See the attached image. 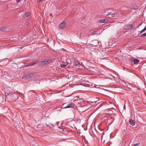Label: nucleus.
Listing matches in <instances>:
<instances>
[{
    "mask_svg": "<svg viewBox=\"0 0 146 146\" xmlns=\"http://www.w3.org/2000/svg\"><path fill=\"white\" fill-rule=\"evenodd\" d=\"M46 64V63L44 60L41 61L39 62V64L41 65H43Z\"/></svg>",
    "mask_w": 146,
    "mask_h": 146,
    "instance_id": "nucleus-8",
    "label": "nucleus"
},
{
    "mask_svg": "<svg viewBox=\"0 0 146 146\" xmlns=\"http://www.w3.org/2000/svg\"><path fill=\"white\" fill-rule=\"evenodd\" d=\"M6 30V28L4 27L1 28L0 29V31H4Z\"/></svg>",
    "mask_w": 146,
    "mask_h": 146,
    "instance_id": "nucleus-11",
    "label": "nucleus"
},
{
    "mask_svg": "<svg viewBox=\"0 0 146 146\" xmlns=\"http://www.w3.org/2000/svg\"><path fill=\"white\" fill-rule=\"evenodd\" d=\"M68 63L67 64H60V66L62 68H64V67H65V66H66L68 64Z\"/></svg>",
    "mask_w": 146,
    "mask_h": 146,
    "instance_id": "nucleus-15",
    "label": "nucleus"
},
{
    "mask_svg": "<svg viewBox=\"0 0 146 146\" xmlns=\"http://www.w3.org/2000/svg\"><path fill=\"white\" fill-rule=\"evenodd\" d=\"M117 13H111V14L110 15L112 17H113V16L115 15H117Z\"/></svg>",
    "mask_w": 146,
    "mask_h": 146,
    "instance_id": "nucleus-16",
    "label": "nucleus"
},
{
    "mask_svg": "<svg viewBox=\"0 0 146 146\" xmlns=\"http://www.w3.org/2000/svg\"><path fill=\"white\" fill-rule=\"evenodd\" d=\"M129 123L132 126L135 125V121L132 119H129Z\"/></svg>",
    "mask_w": 146,
    "mask_h": 146,
    "instance_id": "nucleus-7",
    "label": "nucleus"
},
{
    "mask_svg": "<svg viewBox=\"0 0 146 146\" xmlns=\"http://www.w3.org/2000/svg\"><path fill=\"white\" fill-rule=\"evenodd\" d=\"M114 120V118H113V120ZM113 121H112V122H111V123H112V122H113Z\"/></svg>",
    "mask_w": 146,
    "mask_h": 146,
    "instance_id": "nucleus-29",
    "label": "nucleus"
},
{
    "mask_svg": "<svg viewBox=\"0 0 146 146\" xmlns=\"http://www.w3.org/2000/svg\"><path fill=\"white\" fill-rule=\"evenodd\" d=\"M50 16H51V17H52V13H50Z\"/></svg>",
    "mask_w": 146,
    "mask_h": 146,
    "instance_id": "nucleus-25",
    "label": "nucleus"
},
{
    "mask_svg": "<svg viewBox=\"0 0 146 146\" xmlns=\"http://www.w3.org/2000/svg\"><path fill=\"white\" fill-rule=\"evenodd\" d=\"M25 15L26 17H27L29 16V15H28V14L27 13H25Z\"/></svg>",
    "mask_w": 146,
    "mask_h": 146,
    "instance_id": "nucleus-23",
    "label": "nucleus"
},
{
    "mask_svg": "<svg viewBox=\"0 0 146 146\" xmlns=\"http://www.w3.org/2000/svg\"><path fill=\"white\" fill-rule=\"evenodd\" d=\"M72 66H79L78 65V63L76 62L75 61H72L71 64Z\"/></svg>",
    "mask_w": 146,
    "mask_h": 146,
    "instance_id": "nucleus-6",
    "label": "nucleus"
},
{
    "mask_svg": "<svg viewBox=\"0 0 146 146\" xmlns=\"http://www.w3.org/2000/svg\"><path fill=\"white\" fill-rule=\"evenodd\" d=\"M111 12H108L106 14V15L107 16H108L109 15H110L111 14Z\"/></svg>",
    "mask_w": 146,
    "mask_h": 146,
    "instance_id": "nucleus-22",
    "label": "nucleus"
},
{
    "mask_svg": "<svg viewBox=\"0 0 146 146\" xmlns=\"http://www.w3.org/2000/svg\"><path fill=\"white\" fill-rule=\"evenodd\" d=\"M144 29L146 31V27H145Z\"/></svg>",
    "mask_w": 146,
    "mask_h": 146,
    "instance_id": "nucleus-26",
    "label": "nucleus"
},
{
    "mask_svg": "<svg viewBox=\"0 0 146 146\" xmlns=\"http://www.w3.org/2000/svg\"><path fill=\"white\" fill-rule=\"evenodd\" d=\"M130 60L131 62H133L134 64H138L139 62V60L136 58H131Z\"/></svg>",
    "mask_w": 146,
    "mask_h": 146,
    "instance_id": "nucleus-3",
    "label": "nucleus"
},
{
    "mask_svg": "<svg viewBox=\"0 0 146 146\" xmlns=\"http://www.w3.org/2000/svg\"><path fill=\"white\" fill-rule=\"evenodd\" d=\"M74 106V104L73 103H71L68 104L64 108L66 109L70 108H73Z\"/></svg>",
    "mask_w": 146,
    "mask_h": 146,
    "instance_id": "nucleus-4",
    "label": "nucleus"
},
{
    "mask_svg": "<svg viewBox=\"0 0 146 146\" xmlns=\"http://www.w3.org/2000/svg\"><path fill=\"white\" fill-rule=\"evenodd\" d=\"M65 23L64 22H63L61 23L59 26V28L60 29H63L65 26Z\"/></svg>",
    "mask_w": 146,
    "mask_h": 146,
    "instance_id": "nucleus-5",
    "label": "nucleus"
},
{
    "mask_svg": "<svg viewBox=\"0 0 146 146\" xmlns=\"http://www.w3.org/2000/svg\"><path fill=\"white\" fill-rule=\"evenodd\" d=\"M146 36V32L141 35L139 36L141 37H144Z\"/></svg>",
    "mask_w": 146,
    "mask_h": 146,
    "instance_id": "nucleus-14",
    "label": "nucleus"
},
{
    "mask_svg": "<svg viewBox=\"0 0 146 146\" xmlns=\"http://www.w3.org/2000/svg\"><path fill=\"white\" fill-rule=\"evenodd\" d=\"M145 31V30L144 29H143L140 32V33H141L144 32Z\"/></svg>",
    "mask_w": 146,
    "mask_h": 146,
    "instance_id": "nucleus-20",
    "label": "nucleus"
},
{
    "mask_svg": "<svg viewBox=\"0 0 146 146\" xmlns=\"http://www.w3.org/2000/svg\"><path fill=\"white\" fill-rule=\"evenodd\" d=\"M35 64H36V63H35V62H34V63H30V64H28V65H26V66H31V65H34Z\"/></svg>",
    "mask_w": 146,
    "mask_h": 146,
    "instance_id": "nucleus-12",
    "label": "nucleus"
},
{
    "mask_svg": "<svg viewBox=\"0 0 146 146\" xmlns=\"http://www.w3.org/2000/svg\"><path fill=\"white\" fill-rule=\"evenodd\" d=\"M46 125L47 126H49V125H47V124H46Z\"/></svg>",
    "mask_w": 146,
    "mask_h": 146,
    "instance_id": "nucleus-30",
    "label": "nucleus"
},
{
    "mask_svg": "<svg viewBox=\"0 0 146 146\" xmlns=\"http://www.w3.org/2000/svg\"><path fill=\"white\" fill-rule=\"evenodd\" d=\"M9 94V92H7L5 93V95L6 96H8Z\"/></svg>",
    "mask_w": 146,
    "mask_h": 146,
    "instance_id": "nucleus-17",
    "label": "nucleus"
},
{
    "mask_svg": "<svg viewBox=\"0 0 146 146\" xmlns=\"http://www.w3.org/2000/svg\"><path fill=\"white\" fill-rule=\"evenodd\" d=\"M107 21L105 19H102L100 21V22L101 23H106Z\"/></svg>",
    "mask_w": 146,
    "mask_h": 146,
    "instance_id": "nucleus-10",
    "label": "nucleus"
},
{
    "mask_svg": "<svg viewBox=\"0 0 146 146\" xmlns=\"http://www.w3.org/2000/svg\"><path fill=\"white\" fill-rule=\"evenodd\" d=\"M140 144V143H136L135 144H134L133 145V146H138V145H139Z\"/></svg>",
    "mask_w": 146,
    "mask_h": 146,
    "instance_id": "nucleus-18",
    "label": "nucleus"
},
{
    "mask_svg": "<svg viewBox=\"0 0 146 146\" xmlns=\"http://www.w3.org/2000/svg\"><path fill=\"white\" fill-rule=\"evenodd\" d=\"M84 86L86 87H90V85L89 84H86L85 85H84Z\"/></svg>",
    "mask_w": 146,
    "mask_h": 146,
    "instance_id": "nucleus-19",
    "label": "nucleus"
},
{
    "mask_svg": "<svg viewBox=\"0 0 146 146\" xmlns=\"http://www.w3.org/2000/svg\"><path fill=\"white\" fill-rule=\"evenodd\" d=\"M93 71V72H95V71Z\"/></svg>",
    "mask_w": 146,
    "mask_h": 146,
    "instance_id": "nucleus-31",
    "label": "nucleus"
},
{
    "mask_svg": "<svg viewBox=\"0 0 146 146\" xmlns=\"http://www.w3.org/2000/svg\"><path fill=\"white\" fill-rule=\"evenodd\" d=\"M135 26L134 24L131 25H127L125 26L124 28L125 29H130L133 28Z\"/></svg>",
    "mask_w": 146,
    "mask_h": 146,
    "instance_id": "nucleus-1",
    "label": "nucleus"
},
{
    "mask_svg": "<svg viewBox=\"0 0 146 146\" xmlns=\"http://www.w3.org/2000/svg\"><path fill=\"white\" fill-rule=\"evenodd\" d=\"M17 3H19L20 1L21 0H16Z\"/></svg>",
    "mask_w": 146,
    "mask_h": 146,
    "instance_id": "nucleus-24",
    "label": "nucleus"
},
{
    "mask_svg": "<svg viewBox=\"0 0 146 146\" xmlns=\"http://www.w3.org/2000/svg\"><path fill=\"white\" fill-rule=\"evenodd\" d=\"M132 7L133 9H137L138 8V6L136 4L133 5H132Z\"/></svg>",
    "mask_w": 146,
    "mask_h": 146,
    "instance_id": "nucleus-9",
    "label": "nucleus"
},
{
    "mask_svg": "<svg viewBox=\"0 0 146 146\" xmlns=\"http://www.w3.org/2000/svg\"><path fill=\"white\" fill-rule=\"evenodd\" d=\"M46 63V64H47L50 63V61L49 60L47 59L44 60Z\"/></svg>",
    "mask_w": 146,
    "mask_h": 146,
    "instance_id": "nucleus-13",
    "label": "nucleus"
},
{
    "mask_svg": "<svg viewBox=\"0 0 146 146\" xmlns=\"http://www.w3.org/2000/svg\"><path fill=\"white\" fill-rule=\"evenodd\" d=\"M66 104V103H65V104H64V105H65Z\"/></svg>",
    "mask_w": 146,
    "mask_h": 146,
    "instance_id": "nucleus-28",
    "label": "nucleus"
},
{
    "mask_svg": "<svg viewBox=\"0 0 146 146\" xmlns=\"http://www.w3.org/2000/svg\"><path fill=\"white\" fill-rule=\"evenodd\" d=\"M34 76V74L32 73H30L28 74H27L23 76V78H31L33 77Z\"/></svg>",
    "mask_w": 146,
    "mask_h": 146,
    "instance_id": "nucleus-2",
    "label": "nucleus"
},
{
    "mask_svg": "<svg viewBox=\"0 0 146 146\" xmlns=\"http://www.w3.org/2000/svg\"><path fill=\"white\" fill-rule=\"evenodd\" d=\"M109 112L112 115H113V112L111 110H110Z\"/></svg>",
    "mask_w": 146,
    "mask_h": 146,
    "instance_id": "nucleus-21",
    "label": "nucleus"
},
{
    "mask_svg": "<svg viewBox=\"0 0 146 146\" xmlns=\"http://www.w3.org/2000/svg\"><path fill=\"white\" fill-rule=\"evenodd\" d=\"M59 109H58L60 110V109H61L62 108V107H59Z\"/></svg>",
    "mask_w": 146,
    "mask_h": 146,
    "instance_id": "nucleus-27",
    "label": "nucleus"
}]
</instances>
